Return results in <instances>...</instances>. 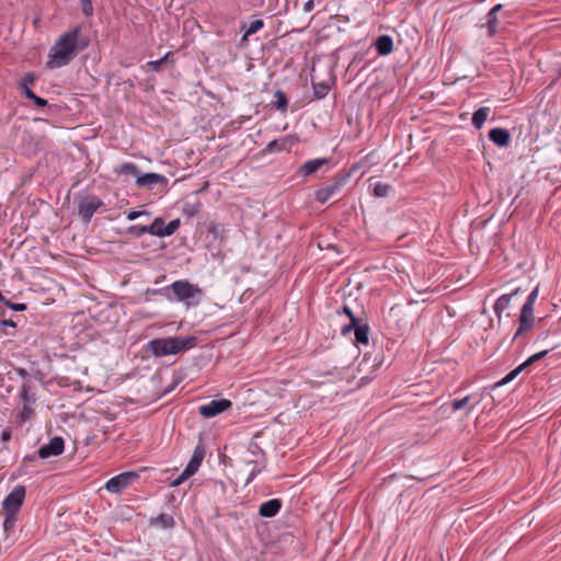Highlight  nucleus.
<instances>
[{"label": "nucleus", "instance_id": "f257e3e1", "mask_svg": "<svg viewBox=\"0 0 561 561\" xmlns=\"http://www.w3.org/2000/svg\"><path fill=\"white\" fill-rule=\"evenodd\" d=\"M90 36L82 24H77L56 41L50 48L47 68H61L69 65L73 58L89 47Z\"/></svg>", "mask_w": 561, "mask_h": 561}, {"label": "nucleus", "instance_id": "f03ea898", "mask_svg": "<svg viewBox=\"0 0 561 561\" xmlns=\"http://www.w3.org/2000/svg\"><path fill=\"white\" fill-rule=\"evenodd\" d=\"M196 340L193 335L153 339L148 342L147 351L156 357L175 355L195 346Z\"/></svg>", "mask_w": 561, "mask_h": 561}, {"label": "nucleus", "instance_id": "7ed1b4c3", "mask_svg": "<svg viewBox=\"0 0 561 561\" xmlns=\"http://www.w3.org/2000/svg\"><path fill=\"white\" fill-rule=\"evenodd\" d=\"M14 141L21 151L25 156H35L42 147V137H38L32 133V130L24 128H18L14 135Z\"/></svg>", "mask_w": 561, "mask_h": 561}, {"label": "nucleus", "instance_id": "20e7f679", "mask_svg": "<svg viewBox=\"0 0 561 561\" xmlns=\"http://www.w3.org/2000/svg\"><path fill=\"white\" fill-rule=\"evenodd\" d=\"M170 290L174 294L179 301H186L188 305L192 304L191 299L199 297L203 290L196 285L190 283L186 279L175 280L170 285ZM198 304V300L193 305Z\"/></svg>", "mask_w": 561, "mask_h": 561}, {"label": "nucleus", "instance_id": "39448f33", "mask_svg": "<svg viewBox=\"0 0 561 561\" xmlns=\"http://www.w3.org/2000/svg\"><path fill=\"white\" fill-rule=\"evenodd\" d=\"M350 178L351 172H342L336 174L333 178L331 184L316 191V201L320 204L327 203L331 197L335 196L337 192L341 191V188L348 182Z\"/></svg>", "mask_w": 561, "mask_h": 561}, {"label": "nucleus", "instance_id": "423d86ee", "mask_svg": "<svg viewBox=\"0 0 561 561\" xmlns=\"http://www.w3.org/2000/svg\"><path fill=\"white\" fill-rule=\"evenodd\" d=\"M103 206L100 197L89 194L80 198L78 204V214L83 222H90L94 213Z\"/></svg>", "mask_w": 561, "mask_h": 561}, {"label": "nucleus", "instance_id": "0eeeda50", "mask_svg": "<svg viewBox=\"0 0 561 561\" xmlns=\"http://www.w3.org/2000/svg\"><path fill=\"white\" fill-rule=\"evenodd\" d=\"M26 489L24 485H16L3 500V513L18 514L24 503Z\"/></svg>", "mask_w": 561, "mask_h": 561}, {"label": "nucleus", "instance_id": "6e6552de", "mask_svg": "<svg viewBox=\"0 0 561 561\" xmlns=\"http://www.w3.org/2000/svg\"><path fill=\"white\" fill-rule=\"evenodd\" d=\"M137 478L138 473L135 471L122 472L111 478L106 482L105 489L111 493L119 494L123 490L130 485Z\"/></svg>", "mask_w": 561, "mask_h": 561}, {"label": "nucleus", "instance_id": "1a4fd4ad", "mask_svg": "<svg viewBox=\"0 0 561 561\" xmlns=\"http://www.w3.org/2000/svg\"><path fill=\"white\" fill-rule=\"evenodd\" d=\"M231 405L232 403L228 399L211 400L207 404L199 407V414L203 417L210 419L227 411Z\"/></svg>", "mask_w": 561, "mask_h": 561}, {"label": "nucleus", "instance_id": "9d476101", "mask_svg": "<svg viewBox=\"0 0 561 561\" xmlns=\"http://www.w3.org/2000/svg\"><path fill=\"white\" fill-rule=\"evenodd\" d=\"M65 442L60 436L53 437L48 444L39 447L37 450L38 458L47 459L53 456H59L64 453Z\"/></svg>", "mask_w": 561, "mask_h": 561}, {"label": "nucleus", "instance_id": "9b49d317", "mask_svg": "<svg viewBox=\"0 0 561 561\" xmlns=\"http://www.w3.org/2000/svg\"><path fill=\"white\" fill-rule=\"evenodd\" d=\"M329 163H330V159H328V158H317V159L308 160L299 167L298 174L306 179V178L314 174L323 165H327Z\"/></svg>", "mask_w": 561, "mask_h": 561}, {"label": "nucleus", "instance_id": "f8f14e48", "mask_svg": "<svg viewBox=\"0 0 561 561\" xmlns=\"http://www.w3.org/2000/svg\"><path fill=\"white\" fill-rule=\"evenodd\" d=\"M298 141V138L295 136H285L279 139H274L264 149L266 152H279L284 150H288L293 145Z\"/></svg>", "mask_w": 561, "mask_h": 561}, {"label": "nucleus", "instance_id": "ddd939ff", "mask_svg": "<svg viewBox=\"0 0 561 561\" xmlns=\"http://www.w3.org/2000/svg\"><path fill=\"white\" fill-rule=\"evenodd\" d=\"M205 448L203 446V444H198L194 451H193V455L185 468L186 470V474L185 476H193L199 468L204 457H205Z\"/></svg>", "mask_w": 561, "mask_h": 561}, {"label": "nucleus", "instance_id": "4468645a", "mask_svg": "<svg viewBox=\"0 0 561 561\" xmlns=\"http://www.w3.org/2000/svg\"><path fill=\"white\" fill-rule=\"evenodd\" d=\"M136 184L139 187L150 188L153 184L167 185L168 179L164 175L158 173H145L140 174V176H137Z\"/></svg>", "mask_w": 561, "mask_h": 561}, {"label": "nucleus", "instance_id": "2eb2a0df", "mask_svg": "<svg viewBox=\"0 0 561 561\" xmlns=\"http://www.w3.org/2000/svg\"><path fill=\"white\" fill-rule=\"evenodd\" d=\"M283 506V502L279 499H272L262 503L259 507V515L261 517L272 518L276 516Z\"/></svg>", "mask_w": 561, "mask_h": 561}, {"label": "nucleus", "instance_id": "dca6fc26", "mask_svg": "<svg viewBox=\"0 0 561 561\" xmlns=\"http://www.w3.org/2000/svg\"><path fill=\"white\" fill-rule=\"evenodd\" d=\"M489 139L499 147H506L511 140V134L507 129L495 127L489 131Z\"/></svg>", "mask_w": 561, "mask_h": 561}, {"label": "nucleus", "instance_id": "f3484780", "mask_svg": "<svg viewBox=\"0 0 561 561\" xmlns=\"http://www.w3.org/2000/svg\"><path fill=\"white\" fill-rule=\"evenodd\" d=\"M376 50L380 56L389 55L393 49V41L389 35H380L375 41Z\"/></svg>", "mask_w": 561, "mask_h": 561}, {"label": "nucleus", "instance_id": "a211bd4d", "mask_svg": "<svg viewBox=\"0 0 561 561\" xmlns=\"http://www.w3.org/2000/svg\"><path fill=\"white\" fill-rule=\"evenodd\" d=\"M520 293V288H516L510 294L502 295L494 305V311L497 316L501 314L502 311L508 308L510 302L513 298H515Z\"/></svg>", "mask_w": 561, "mask_h": 561}, {"label": "nucleus", "instance_id": "6ab92c4d", "mask_svg": "<svg viewBox=\"0 0 561 561\" xmlns=\"http://www.w3.org/2000/svg\"><path fill=\"white\" fill-rule=\"evenodd\" d=\"M264 27V21L262 19H256L254 21H251L249 24L243 23L241 25V31H244L243 36L241 38V43L248 41V37L252 34H255L261 28Z\"/></svg>", "mask_w": 561, "mask_h": 561}, {"label": "nucleus", "instance_id": "aec40b11", "mask_svg": "<svg viewBox=\"0 0 561 561\" xmlns=\"http://www.w3.org/2000/svg\"><path fill=\"white\" fill-rule=\"evenodd\" d=\"M247 465L252 467L249 477L245 480V484H249L263 470V468L265 467V460H263V458H261V460H259L257 458L251 459L247 461Z\"/></svg>", "mask_w": 561, "mask_h": 561}, {"label": "nucleus", "instance_id": "412c9836", "mask_svg": "<svg viewBox=\"0 0 561 561\" xmlns=\"http://www.w3.org/2000/svg\"><path fill=\"white\" fill-rule=\"evenodd\" d=\"M489 113H490V107L481 106L472 114L471 122H472V125L474 126V128H477V129L482 128L484 122L488 118Z\"/></svg>", "mask_w": 561, "mask_h": 561}, {"label": "nucleus", "instance_id": "4be33fe9", "mask_svg": "<svg viewBox=\"0 0 561 561\" xmlns=\"http://www.w3.org/2000/svg\"><path fill=\"white\" fill-rule=\"evenodd\" d=\"M525 369H526V362H523L515 369H513L505 377H503L500 381L495 382L493 388L501 387V386H504V385L511 382Z\"/></svg>", "mask_w": 561, "mask_h": 561}, {"label": "nucleus", "instance_id": "5701e85b", "mask_svg": "<svg viewBox=\"0 0 561 561\" xmlns=\"http://www.w3.org/2000/svg\"><path fill=\"white\" fill-rule=\"evenodd\" d=\"M20 398L26 404H33L36 401L35 394L31 392V383L30 380L23 381L20 389Z\"/></svg>", "mask_w": 561, "mask_h": 561}, {"label": "nucleus", "instance_id": "b1692460", "mask_svg": "<svg viewBox=\"0 0 561 561\" xmlns=\"http://www.w3.org/2000/svg\"><path fill=\"white\" fill-rule=\"evenodd\" d=\"M355 333V343L367 345L369 342V325L368 323L363 324L362 327L356 328L354 330Z\"/></svg>", "mask_w": 561, "mask_h": 561}, {"label": "nucleus", "instance_id": "393cba45", "mask_svg": "<svg viewBox=\"0 0 561 561\" xmlns=\"http://www.w3.org/2000/svg\"><path fill=\"white\" fill-rule=\"evenodd\" d=\"M149 234L156 237H164V220L161 217H157L148 226Z\"/></svg>", "mask_w": 561, "mask_h": 561}, {"label": "nucleus", "instance_id": "a878e982", "mask_svg": "<svg viewBox=\"0 0 561 561\" xmlns=\"http://www.w3.org/2000/svg\"><path fill=\"white\" fill-rule=\"evenodd\" d=\"M118 174L134 175L140 176V171L138 167L133 162H125L115 169Z\"/></svg>", "mask_w": 561, "mask_h": 561}, {"label": "nucleus", "instance_id": "bb28decb", "mask_svg": "<svg viewBox=\"0 0 561 561\" xmlns=\"http://www.w3.org/2000/svg\"><path fill=\"white\" fill-rule=\"evenodd\" d=\"M202 209V203L196 202L194 204L186 203L182 208V214L187 218H193L199 214Z\"/></svg>", "mask_w": 561, "mask_h": 561}, {"label": "nucleus", "instance_id": "cd10ccee", "mask_svg": "<svg viewBox=\"0 0 561 561\" xmlns=\"http://www.w3.org/2000/svg\"><path fill=\"white\" fill-rule=\"evenodd\" d=\"M313 95L316 99L321 100L327 96L330 91V85L327 82H312Z\"/></svg>", "mask_w": 561, "mask_h": 561}, {"label": "nucleus", "instance_id": "c85d7f7f", "mask_svg": "<svg viewBox=\"0 0 561 561\" xmlns=\"http://www.w3.org/2000/svg\"><path fill=\"white\" fill-rule=\"evenodd\" d=\"M275 101L273 102V105L280 112H286L288 107V100L286 94L282 90H277L275 92Z\"/></svg>", "mask_w": 561, "mask_h": 561}, {"label": "nucleus", "instance_id": "c756f323", "mask_svg": "<svg viewBox=\"0 0 561 561\" xmlns=\"http://www.w3.org/2000/svg\"><path fill=\"white\" fill-rule=\"evenodd\" d=\"M538 296V285L531 290V293L528 295V330L534 325L535 323V317L533 316V304L535 299Z\"/></svg>", "mask_w": 561, "mask_h": 561}, {"label": "nucleus", "instance_id": "7c9ffc66", "mask_svg": "<svg viewBox=\"0 0 561 561\" xmlns=\"http://www.w3.org/2000/svg\"><path fill=\"white\" fill-rule=\"evenodd\" d=\"M366 322L363 321L362 318L355 316V317H352V319H350V323L348 324H345L342 327L341 329V333L343 335H346L348 334L351 331H354L356 330V328L358 327H362L363 324H365Z\"/></svg>", "mask_w": 561, "mask_h": 561}, {"label": "nucleus", "instance_id": "2f4dec72", "mask_svg": "<svg viewBox=\"0 0 561 561\" xmlns=\"http://www.w3.org/2000/svg\"><path fill=\"white\" fill-rule=\"evenodd\" d=\"M497 25H499V21H497L496 15H494L493 13H488L485 26L488 28V35L490 37L495 35Z\"/></svg>", "mask_w": 561, "mask_h": 561}, {"label": "nucleus", "instance_id": "473e14b6", "mask_svg": "<svg viewBox=\"0 0 561 561\" xmlns=\"http://www.w3.org/2000/svg\"><path fill=\"white\" fill-rule=\"evenodd\" d=\"M519 327L515 333L514 339L517 336H522L526 332V302H524L520 306V312H519Z\"/></svg>", "mask_w": 561, "mask_h": 561}, {"label": "nucleus", "instance_id": "72a5a7b5", "mask_svg": "<svg viewBox=\"0 0 561 561\" xmlns=\"http://www.w3.org/2000/svg\"><path fill=\"white\" fill-rule=\"evenodd\" d=\"M153 523L160 524L163 528H172L175 524L174 518L165 513L160 514L152 520Z\"/></svg>", "mask_w": 561, "mask_h": 561}, {"label": "nucleus", "instance_id": "f704fd0d", "mask_svg": "<svg viewBox=\"0 0 561 561\" xmlns=\"http://www.w3.org/2000/svg\"><path fill=\"white\" fill-rule=\"evenodd\" d=\"M392 190L390 184L378 182L374 186V195L376 197H386L389 192Z\"/></svg>", "mask_w": 561, "mask_h": 561}, {"label": "nucleus", "instance_id": "c9c22d12", "mask_svg": "<svg viewBox=\"0 0 561 561\" xmlns=\"http://www.w3.org/2000/svg\"><path fill=\"white\" fill-rule=\"evenodd\" d=\"M15 523H16V514H11V513H4V519H3V530L5 533H9L10 530H12L15 526Z\"/></svg>", "mask_w": 561, "mask_h": 561}, {"label": "nucleus", "instance_id": "e433bc0d", "mask_svg": "<svg viewBox=\"0 0 561 561\" xmlns=\"http://www.w3.org/2000/svg\"><path fill=\"white\" fill-rule=\"evenodd\" d=\"M127 232L134 237L139 238V237L144 236L145 233H149V227L134 225L127 229Z\"/></svg>", "mask_w": 561, "mask_h": 561}, {"label": "nucleus", "instance_id": "4c0bfd02", "mask_svg": "<svg viewBox=\"0 0 561 561\" xmlns=\"http://www.w3.org/2000/svg\"><path fill=\"white\" fill-rule=\"evenodd\" d=\"M180 225H181V221L179 218L171 220L164 227V237L172 236L179 229Z\"/></svg>", "mask_w": 561, "mask_h": 561}, {"label": "nucleus", "instance_id": "58836bf2", "mask_svg": "<svg viewBox=\"0 0 561 561\" xmlns=\"http://www.w3.org/2000/svg\"><path fill=\"white\" fill-rule=\"evenodd\" d=\"M470 396H466L465 398L462 399H456L451 402V409L453 411H458V410H461L463 408H466L470 401Z\"/></svg>", "mask_w": 561, "mask_h": 561}, {"label": "nucleus", "instance_id": "ea45409f", "mask_svg": "<svg viewBox=\"0 0 561 561\" xmlns=\"http://www.w3.org/2000/svg\"><path fill=\"white\" fill-rule=\"evenodd\" d=\"M551 350H553V347H551L549 350L539 351V352L528 356V366H530L534 363L538 362L539 359L543 358Z\"/></svg>", "mask_w": 561, "mask_h": 561}, {"label": "nucleus", "instance_id": "a19ab883", "mask_svg": "<svg viewBox=\"0 0 561 561\" xmlns=\"http://www.w3.org/2000/svg\"><path fill=\"white\" fill-rule=\"evenodd\" d=\"M3 304L13 311H24L27 309L26 304L12 302L9 299H4Z\"/></svg>", "mask_w": 561, "mask_h": 561}, {"label": "nucleus", "instance_id": "79ce46f5", "mask_svg": "<svg viewBox=\"0 0 561 561\" xmlns=\"http://www.w3.org/2000/svg\"><path fill=\"white\" fill-rule=\"evenodd\" d=\"M36 80V76L34 72H26L20 80L19 85H28L33 84Z\"/></svg>", "mask_w": 561, "mask_h": 561}, {"label": "nucleus", "instance_id": "37998d69", "mask_svg": "<svg viewBox=\"0 0 561 561\" xmlns=\"http://www.w3.org/2000/svg\"><path fill=\"white\" fill-rule=\"evenodd\" d=\"M82 13L85 16H91L93 14V5L91 0H80Z\"/></svg>", "mask_w": 561, "mask_h": 561}, {"label": "nucleus", "instance_id": "c03bdc74", "mask_svg": "<svg viewBox=\"0 0 561 561\" xmlns=\"http://www.w3.org/2000/svg\"><path fill=\"white\" fill-rule=\"evenodd\" d=\"M169 291H170V286H167V287L158 288V289H148L147 294L163 295V296H167L169 299H171V297L169 296Z\"/></svg>", "mask_w": 561, "mask_h": 561}, {"label": "nucleus", "instance_id": "a18cd8bd", "mask_svg": "<svg viewBox=\"0 0 561 561\" xmlns=\"http://www.w3.org/2000/svg\"><path fill=\"white\" fill-rule=\"evenodd\" d=\"M249 451L251 454H253L254 456H260L261 458H263V460H265V454L260 448V446L257 444H255V443L251 444L250 447H249Z\"/></svg>", "mask_w": 561, "mask_h": 561}, {"label": "nucleus", "instance_id": "49530a36", "mask_svg": "<svg viewBox=\"0 0 561 561\" xmlns=\"http://www.w3.org/2000/svg\"><path fill=\"white\" fill-rule=\"evenodd\" d=\"M33 414V410L30 408V404L24 403L23 410L20 414L21 421H26Z\"/></svg>", "mask_w": 561, "mask_h": 561}, {"label": "nucleus", "instance_id": "de8ad7c7", "mask_svg": "<svg viewBox=\"0 0 561 561\" xmlns=\"http://www.w3.org/2000/svg\"><path fill=\"white\" fill-rule=\"evenodd\" d=\"M144 215L149 216L150 214L148 211H145V210H142V211H140V210H131V211L128 213L127 219L128 220H135L138 217L144 216Z\"/></svg>", "mask_w": 561, "mask_h": 561}, {"label": "nucleus", "instance_id": "09e8293b", "mask_svg": "<svg viewBox=\"0 0 561 561\" xmlns=\"http://www.w3.org/2000/svg\"><path fill=\"white\" fill-rule=\"evenodd\" d=\"M34 104L37 106V107H45L48 105V102L47 100L34 94V96L31 99Z\"/></svg>", "mask_w": 561, "mask_h": 561}, {"label": "nucleus", "instance_id": "8fccbe9b", "mask_svg": "<svg viewBox=\"0 0 561 561\" xmlns=\"http://www.w3.org/2000/svg\"><path fill=\"white\" fill-rule=\"evenodd\" d=\"M186 470L184 471L171 483V486H179L182 484L186 479H188L191 476H185Z\"/></svg>", "mask_w": 561, "mask_h": 561}, {"label": "nucleus", "instance_id": "3c124183", "mask_svg": "<svg viewBox=\"0 0 561 561\" xmlns=\"http://www.w3.org/2000/svg\"><path fill=\"white\" fill-rule=\"evenodd\" d=\"M146 66L150 71H159L161 69V61L150 60L146 64Z\"/></svg>", "mask_w": 561, "mask_h": 561}, {"label": "nucleus", "instance_id": "603ef678", "mask_svg": "<svg viewBox=\"0 0 561 561\" xmlns=\"http://www.w3.org/2000/svg\"><path fill=\"white\" fill-rule=\"evenodd\" d=\"M20 88L22 90V94L26 99L31 100L34 96L35 93L33 92V90L28 85H20Z\"/></svg>", "mask_w": 561, "mask_h": 561}, {"label": "nucleus", "instance_id": "864d4df0", "mask_svg": "<svg viewBox=\"0 0 561 561\" xmlns=\"http://www.w3.org/2000/svg\"><path fill=\"white\" fill-rule=\"evenodd\" d=\"M14 370L24 381L30 380L31 376L25 368L16 367V368H14Z\"/></svg>", "mask_w": 561, "mask_h": 561}, {"label": "nucleus", "instance_id": "5fc2aeb1", "mask_svg": "<svg viewBox=\"0 0 561 561\" xmlns=\"http://www.w3.org/2000/svg\"><path fill=\"white\" fill-rule=\"evenodd\" d=\"M342 312L344 314H346L350 319H352V317H355L354 312L352 311V309L347 305L343 306Z\"/></svg>", "mask_w": 561, "mask_h": 561}, {"label": "nucleus", "instance_id": "6e6d98bb", "mask_svg": "<svg viewBox=\"0 0 561 561\" xmlns=\"http://www.w3.org/2000/svg\"><path fill=\"white\" fill-rule=\"evenodd\" d=\"M0 324L3 325V327H11V328H15L16 327V323L9 319V320H1L0 321Z\"/></svg>", "mask_w": 561, "mask_h": 561}, {"label": "nucleus", "instance_id": "4d7b16f0", "mask_svg": "<svg viewBox=\"0 0 561 561\" xmlns=\"http://www.w3.org/2000/svg\"><path fill=\"white\" fill-rule=\"evenodd\" d=\"M38 455H37V451L32 454V455H27L24 457V461H35L37 459Z\"/></svg>", "mask_w": 561, "mask_h": 561}, {"label": "nucleus", "instance_id": "13d9d810", "mask_svg": "<svg viewBox=\"0 0 561 561\" xmlns=\"http://www.w3.org/2000/svg\"><path fill=\"white\" fill-rule=\"evenodd\" d=\"M2 440L7 442L11 438V432L10 431H3L1 435Z\"/></svg>", "mask_w": 561, "mask_h": 561}, {"label": "nucleus", "instance_id": "bf43d9fd", "mask_svg": "<svg viewBox=\"0 0 561 561\" xmlns=\"http://www.w3.org/2000/svg\"><path fill=\"white\" fill-rule=\"evenodd\" d=\"M501 9H502V4H496L488 13H493L494 15H496V13L500 12Z\"/></svg>", "mask_w": 561, "mask_h": 561}, {"label": "nucleus", "instance_id": "052dcab7", "mask_svg": "<svg viewBox=\"0 0 561 561\" xmlns=\"http://www.w3.org/2000/svg\"><path fill=\"white\" fill-rule=\"evenodd\" d=\"M171 51H168L163 57L158 59V61H161V66L168 60L169 56L171 55Z\"/></svg>", "mask_w": 561, "mask_h": 561}, {"label": "nucleus", "instance_id": "680f3d73", "mask_svg": "<svg viewBox=\"0 0 561 561\" xmlns=\"http://www.w3.org/2000/svg\"><path fill=\"white\" fill-rule=\"evenodd\" d=\"M171 51H168L163 57L158 59V61H161V66L168 60L169 56L171 55Z\"/></svg>", "mask_w": 561, "mask_h": 561}, {"label": "nucleus", "instance_id": "e2e57ef3", "mask_svg": "<svg viewBox=\"0 0 561 561\" xmlns=\"http://www.w3.org/2000/svg\"><path fill=\"white\" fill-rule=\"evenodd\" d=\"M171 51H168L163 57L158 59V61H161V66L168 60L169 56L171 55Z\"/></svg>", "mask_w": 561, "mask_h": 561}, {"label": "nucleus", "instance_id": "0e129e2a", "mask_svg": "<svg viewBox=\"0 0 561 561\" xmlns=\"http://www.w3.org/2000/svg\"><path fill=\"white\" fill-rule=\"evenodd\" d=\"M312 8H313V2H312V0H309V1L305 4V10H306V11H310Z\"/></svg>", "mask_w": 561, "mask_h": 561}, {"label": "nucleus", "instance_id": "69168bd1", "mask_svg": "<svg viewBox=\"0 0 561 561\" xmlns=\"http://www.w3.org/2000/svg\"><path fill=\"white\" fill-rule=\"evenodd\" d=\"M4 299H5V297H4V296L2 295V293L0 291V302H2V304H3Z\"/></svg>", "mask_w": 561, "mask_h": 561}, {"label": "nucleus", "instance_id": "338daca9", "mask_svg": "<svg viewBox=\"0 0 561 561\" xmlns=\"http://www.w3.org/2000/svg\"><path fill=\"white\" fill-rule=\"evenodd\" d=\"M473 409H474V404L470 405V407L468 408V412H467V413L469 414Z\"/></svg>", "mask_w": 561, "mask_h": 561}, {"label": "nucleus", "instance_id": "774afa93", "mask_svg": "<svg viewBox=\"0 0 561 561\" xmlns=\"http://www.w3.org/2000/svg\"><path fill=\"white\" fill-rule=\"evenodd\" d=\"M4 313V309L2 308V306L0 305V316Z\"/></svg>", "mask_w": 561, "mask_h": 561}]
</instances>
